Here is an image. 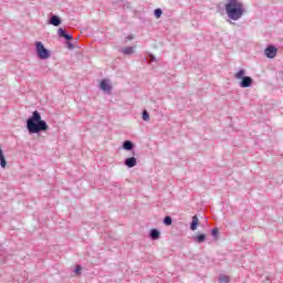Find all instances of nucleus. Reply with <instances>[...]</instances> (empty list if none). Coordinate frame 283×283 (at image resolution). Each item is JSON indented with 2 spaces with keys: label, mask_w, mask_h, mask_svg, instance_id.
Listing matches in <instances>:
<instances>
[{
  "label": "nucleus",
  "mask_w": 283,
  "mask_h": 283,
  "mask_svg": "<svg viewBox=\"0 0 283 283\" xmlns=\"http://www.w3.org/2000/svg\"><path fill=\"white\" fill-rule=\"evenodd\" d=\"M142 119L144 120V123H149V120H151V115H149V112H147L146 109L143 111Z\"/></svg>",
  "instance_id": "f3484780"
},
{
  "label": "nucleus",
  "mask_w": 283,
  "mask_h": 283,
  "mask_svg": "<svg viewBox=\"0 0 283 283\" xmlns=\"http://www.w3.org/2000/svg\"><path fill=\"white\" fill-rule=\"evenodd\" d=\"M98 90L106 96H109L114 92V83L109 78H103L98 83Z\"/></svg>",
  "instance_id": "39448f33"
},
{
  "label": "nucleus",
  "mask_w": 283,
  "mask_h": 283,
  "mask_svg": "<svg viewBox=\"0 0 283 283\" xmlns=\"http://www.w3.org/2000/svg\"><path fill=\"white\" fill-rule=\"evenodd\" d=\"M50 125L43 119L39 111L32 112V114L27 118V130L29 134H44L49 132Z\"/></svg>",
  "instance_id": "f03ea898"
},
{
  "label": "nucleus",
  "mask_w": 283,
  "mask_h": 283,
  "mask_svg": "<svg viewBox=\"0 0 283 283\" xmlns=\"http://www.w3.org/2000/svg\"><path fill=\"white\" fill-rule=\"evenodd\" d=\"M81 271H83V268L81 265H76L75 269H74V273L76 275H81Z\"/></svg>",
  "instance_id": "412c9836"
},
{
  "label": "nucleus",
  "mask_w": 283,
  "mask_h": 283,
  "mask_svg": "<svg viewBox=\"0 0 283 283\" xmlns=\"http://www.w3.org/2000/svg\"><path fill=\"white\" fill-rule=\"evenodd\" d=\"M234 78L239 83V87L247 90L253 87V77L247 75V70L240 69L234 73Z\"/></svg>",
  "instance_id": "20e7f679"
},
{
  "label": "nucleus",
  "mask_w": 283,
  "mask_h": 283,
  "mask_svg": "<svg viewBox=\"0 0 283 283\" xmlns=\"http://www.w3.org/2000/svg\"><path fill=\"white\" fill-rule=\"evenodd\" d=\"M120 54L124 56H132L136 54V46H124L120 49Z\"/></svg>",
  "instance_id": "1a4fd4ad"
},
{
  "label": "nucleus",
  "mask_w": 283,
  "mask_h": 283,
  "mask_svg": "<svg viewBox=\"0 0 283 283\" xmlns=\"http://www.w3.org/2000/svg\"><path fill=\"white\" fill-rule=\"evenodd\" d=\"M199 226H200V219L198 218V216H193L190 222V230L198 231Z\"/></svg>",
  "instance_id": "ddd939ff"
},
{
  "label": "nucleus",
  "mask_w": 283,
  "mask_h": 283,
  "mask_svg": "<svg viewBox=\"0 0 283 283\" xmlns=\"http://www.w3.org/2000/svg\"><path fill=\"white\" fill-rule=\"evenodd\" d=\"M195 242H197L198 244H201V242H205V240H207V234L205 233H200V234H197L195 238H193Z\"/></svg>",
  "instance_id": "2eb2a0df"
},
{
  "label": "nucleus",
  "mask_w": 283,
  "mask_h": 283,
  "mask_svg": "<svg viewBox=\"0 0 283 283\" xmlns=\"http://www.w3.org/2000/svg\"><path fill=\"white\" fill-rule=\"evenodd\" d=\"M218 282H220V283H230L231 277L227 274H220L219 277H218Z\"/></svg>",
  "instance_id": "dca6fc26"
},
{
  "label": "nucleus",
  "mask_w": 283,
  "mask_h": 283,
  "mask_svg": "<svg viewBox=\"0 0 283 283\" xmlns=\"http://www.w3.org/2000/svg\"><path fill=\"white\" fill-rule=\"evenodd\" d=\"M223 12L228 23H235L247 14V4L244 0H224Z\"/></svg>",
  "instance_id": "f257e3e1"
},
{
  "label": "nucleus",
  "mask_w": 283,
  "mask_h": 283,
  "mask_svg": "<svg viewBox=\"0 0 283 283\" xmlns=\"http://www.w3.org/2000/svg\"><path fill=\"white\" fill-rule=\"evenodd\" d=\"M34 53L39 61H50L52 59V50L45 46L42 41H35L33 44Z\"/></svg>",
  "instance_id": "7ed1b4c3"
},
{
  "label": "nucleus",
  "mask_w": 283,
  "mask_h": 283,
  "mask_svg": "<svg viewBox=\"0 0 283 283\" xmlns=\"http://www.w3.org/2000/svg\"><path fill=\"white\" fill-rule=\"evenodd\" d=\"M66 48H67V50H74V48H76V46L74 45V43L72 41H67Z\"/></svg>",
  "instance_id": "4be33fe9"
},
{
  "label": "nucleus",
  "mask_w": 283,
  "mask_h": 283,
  "mask_svg": "<svg viewBox=\"0 0 283 283\" xmlns=\"http://www.w3.org/2000/svg\"><path fill=\"white\" fill-rule=\"evenodd\" d=\"M61 23H63V20L59 15H52L49 19V24L54 25V28H59V25H61Z\"/></svg>",
  "instance_id": "9b49d317"
},
{
  "label": "nucleus",
  "mask_w": 283,
  "mask_h": 283,
  "mask_svg": "<svg viewBox=\"0 0 283 283\" xmlns=\"http://www.w3.org/2000/svg\"><path fill=\"white\" fill-rule=\"evenodd\" d=\"M172 222L174 221H172L171 217L167 216V217L164 218V224L166 227H171Z\"/></svg>",
  "instance_id": "a211bd4d"
},
{
  "label": "nucleus",
  "mask_w": 283,
  "mask_h": 283,
  "mask_svg": "<svg viewBox=\"0 0 283 283\" xmlns=\"http://www.w3.org/2000/svg\"><path fill=\"white\" fill-rule=\"evenodd\" d=\"M264 55L266 59H275V56H277V46L268 45L264 50Z\"/></svg>",
  "instance_id": "423d86ee"
},
{
  "label": "nucleus",
  "mask_w": 283,
  "mask_h": 283,
  "mask_svg": "<svg viewBox=\"0 0 283 283\" xmlns=\"http://www.w3.org/2000/svg\"><path fill=\"white\" fill-rule=\"evenodd\" d=\"M57 34L62 39H65L66 41H72L73 36L71 34H67L63 28L57 29Z\"/></svg>",
  "instance_id": "4468645a"
},
{
  "label": "nucleus",
  "mask_w": 283,
  "mask_h": 283,
  "mask_svg": "<svg viewBox=\"0 0 283 283\" xmlns=\"http://www.w3.org/2000/svg\"><path fill=\"white\" fill-rule=\"evenodd\" d=\"M135 147H136V144H134V142L132 140H124L122 144V149L124 151H134Z\"/></svg>",
  "instance_id": "9d476101"
},
{
  "label": "nucleus",
  "mask_w": 283,
  "mask_h": 283,
  "mask_svg": "<svg viewBox=\"0 0 283 283\" xmlns=\"http://www.w3.org/2000/svg\"><path fill=\"white\" fill-rule=\"evenodd\" d=\"M0 167L1 169H6L8 167V158L6 157V153L1 147H0Z\"/></svg>",
  "instance_id": "f8f14e48"
},
{
  "label": "nucleus",
  "mask_w": 283,
  "mask_h": 283,
  "mask_svg": "<svg viewBox=\"0 0 283 283\" xmlns=\"http://www.w3.org/2000/svg\"><path fill=\"white\" fill-rule=\"evenodd\" d=\"M161 235H163V232H160V229L158 228H151L148 231V238L153 240V242L160 240Z\"/></svg>",
  "instance_id": "0eeeda50"
},
{
  "label": "nucleus",
  "mask_w": 283,
  "mask_h": 283,
  "mask_svg": "<svg viewBox=\"0 0 283 283\" xmlns=\"http://www.w3.org/2000/svg\"><path fill=\"white\" fill-rule=\"evenodd\" d=\"M211 233L214 238L218 237V229H212Z\"/></svg>",
  "instance_id": "5701e85b"
},
{
  "label": "nucleus",
  "mask_w": 283,
  "mask_h": 283,
  "mask_svg": "<svg viewBox=\"0 0 283 283\" xmlns=\"http://www.w3.org/2000/svg\"><path fill=\"white\" fill-rule=\"evenodd\" d=\"M150 61L156 62V57L154 55H150Z\"/></svg>",
  "instance_id": "b1692460"
},
{
  "label": "nucleus",
  "mask_w": 283,
  "mask_h": 283,
  "mask_svg": "<svg viewBox=\"0 0 283 283\" xmlns=\"http://www.w3.org/2000/svg\"><path fill=\"white\" fill-rule=\"evenodd\" d=\"M154 17L155 19H160V17H163V9H155Z\"/></svg>",
  "instance_id": "6ab92c4d"
},
{
  "label": "nucleus",
  "mask_w": 283,
  "mask_h": 283,
  "mask_svg": "<svg viewBox=\"0 0 283 283\" xmlns=\"http://www.w3.org/2000/svg\"><path fill=\"white\" fill-rule=\"evenodd\" d=\"M124 165L127 169H134L138 165V158L132 156L124 160Z\"/></svg>",
  "instance_id": "6e6552de"
},
{
  "label": "nucleus",
  "mask_w": 283,
  "mask_h": 283,
  "mask_svg": "<svg viewBox=\"0 0 283 283\" xmlns=\"http://www.w3.org/2000/svg\"><path fill=\"white\" fill-rule=\"evenodd\" d=\"M134 39H136L135 34H128V35H126L125 41H126V43H129L130 41H134Z\"/></svg>",
  "instance_id": "aec40b11"
}]
</instances>
